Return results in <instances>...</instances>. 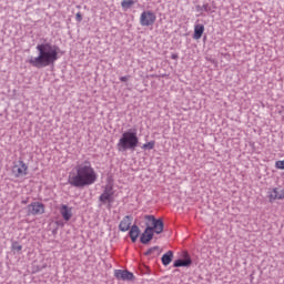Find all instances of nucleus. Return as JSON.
I'll return each mask as SVG.
<instances>
[{
  "label": "nucleus",
  "instance_id": "nucleus-1",
  "mask_svg": "<svg viewBox=\"0 0 284 284\" xmlns=\"http://www.w3.org/2000/svg\"><path fill=\"white\" fill-rule=\"evenodd\" d=\"M99 179V174L92 168V163L88 160L77 164L69 173L68 183L72 187H87L88 185H94Z\"/></svg>",
  "mask_w": 284,
  "mask_h": 284
},
{
  "label": "nucleus",
  "instance_id": "nucleus-2",
  "mask_svg": "<svg viewBox=\"0 0 284 284\" xmlns=\"http://www.w3.org/2000/svg\"><path fill=\"white\" fill-rule=\"evenodd\" d=\"M38 57L29 60L30 65L33 68H48V65H54L59 61V47L52 43H42L36 47Z\"/></svg>",
  "mask_w": 284,
  "mask_h": 284
},
{
  "label": "nucleus",
  "instance_id": "nucleus-3",
  "mask_svg": "<svg viewBox=\"0 0 284 284\" xmlns=\"http://www.w3.org/2000/svg\"><path fill=\"white\" fill-rule=\"evenodd\" d=\"M145 221V230L142 233L140 241L143 243V245H146L149 241H152L154 239V233L155 234H162L163 233V220L154 217V215H145L144 216Z\"/></svg>",
  "mask_w": 284,
  "mask_h": 284
},
{
  "label": "nucleus",
  "instance_id": "nucleus-4",
  "mask_svg": "<svg viewBox=\"0 0 284 284\" xmlns=\"http://www.w3.org/2000/svg\"><path fill=\"white\" fill-rule=\"evenodd\" d=\"M138 145L139 136H136V132L126 131L118 141L116 148L119 152H125L128 150H134Z\"/></svg>",
  "mask_w": 284,
  "mask_h": 284
},
{
  "label": "nucleus",
  "instance_id": "nucleus-5",
  "mask_svg": "<svg viewBox=\"0 0 284 284\" xmlns=\"http://www.w3.org/2000/svg\"><path fill=\"white\" fill-rule=\"evenodd\" d=\"M11 172L16 179H23V176H28V164L23 160H19L13 163Z\"/></svg>",
  "mask_w": 284,
  "mask_h": 284
},
{
  "label": "nucleus",
  "instance_id": "nucleus-6",
  "mask_svg": "<svg viewBox=\"0 0 284 284\" xmlns=\"http://www.w3.org/2000/svg\"><path fill=\"white\" fill-rule=\"evenodd\" d=\"M153 23H156V13L154 11L145 10L140 14V26L150 28Z\"/></svg>",
  "mask_w": 284,
  "mask_h": 284
},
{
  "label": "nucleus",
  "instance_id": "nucleus-7",
  "mask_svg": "<svg viewBox=\"0 0 284 284\" xmlns=\"http://www.w3.org/2000/svg\"><path fill=\"white\" fill-rule=\"evenodd\" d=\"M28 216H39L45 214V205L41 202H32L27 206Z\"/></svg>",
  "mask_w": 284,
  "mask_h": 284
},
{
  "label": "nucleus",
  "instance_id": "nucleus-8",
  "mask_svg": "<svg viewBox=\"0 0 284 284\" xmlns=\"http://www.w3.org/2000/svg\"><path fill=\"white\" fill-rule=\"evenodd\" d=\"M114 276L118 281H134V274L124 270H115Z\"/></svg>",
  "mask_w": 284,
  "mask_h": 284
},
{
  "label": "nucleus",
  "instance_id": "nucleus-9",
  "mask_svg": "<svg viewBox=\"0 0 284 284\" xmlns=\"http://www.w3.org/2000/svg\"><path fill=\"white\" fill-rule=\"evenodd\" d=\"M284 199V190L275 187L270 192L268 201L270 203H274V201H283Z\"/></svg>",
  "mask_w": 284,
  "mask_h": 284
},
{
  "label": "nucleus",
  "instance_id": "nucleus-10",
  "mask_svg": "<svg viewBox=\"0 0 284 284\" xmlns=\"http://www.w3.org/2000/svg\"><path fill=\"white\" fill-rule=\"evenodd\" d=\"M112 196H114L112 185H106L103 193L100 195V201L102 203H112Z\"/></svg>",
  "mask_w": 284,
  "mask_h": 284
},
{
  "label": "nucleus",
  "instance_id": "nucleus-11",
  "mask_svg": "<svg viewBox=\"0 0 284 284\" xmlns=\"http://www.w3.org/2000/svg\"><path fill=\"white\" fill-rule=\"evenodd\" d=\"M59 212L63 219V221H70V219H72V207L62 204L59 207Z\"/></svg>",
  "mask_w": 284,
  "mask_h": 284
},
{
  "label": "nucleus",
  "instance_id": "nucleus-12",
  "mask_svg": "<svg viewBox=\"0 0 284 284\" xmlns=\"http://www.w3.org/2000/svg\"><path fill=\"white\" fill-rule=\"evenodd\" d=\"M130 225H132V216L126 215L125 217H123V220L120 222V231L121 232H128V230H130Z\"/></svg>",
  "mask_w": 284,
  "mask_h": 284
},
{
  "label": "nucleus",
  "instance_id": "nucleus-13",
  "mask_svg": "<svg viewBox=\"0 0 284 284\" xmlns=\"http://www.w3.org/2000/svg\"><path fill=\"white\" fill-rule=\"evenodd\" d=\"M203 32H205V26H203V24H195L194 26L193 39L195 41H199V39H201V37H203Z\"/></svg>",
  "mask_w": 284,
  "mask_h": 284
},
{
  "label": "nucleus",
  "instance_id": "nucleus-14",
  "mask_svg": "<svg viewBox=\"0 0 284 284\" xmlns=\"http://www.w3.org/2000/svg\"><path fill=\"white\" fill-rule=\"evenodd\" d=\"M140 234H141V230L139 229V226L133 225L129 232L132 243H136V239H139Z\"/></svg>",
  "mask_w": 284,
  "mask_h": 284
},
{
  "label": "nucleus",
  "instance_id": "nucleus-15",
  "mask_svg": "<svg viewBox=\"0 0 284 284\" xmlns=\"http://www.w3.org/2000/svg\"><path fill=\"white\" fill-rule=\"evenodd\" d=\"M190 265H192V260L186 257L185 260H176L173 267H190Z\"/></svg>",
  "mask_w": 284,
  "mask_h": 284
},
{
  "label": "nucleus",
  "instance_id": "nucleus-16",
  "mask_svg": "<svg viewBox=\"0 0 284 284\" xmlns=\"http://www.w3.org/2000/svg\"><path fill=\"white\" fill-rule=\"evenodd\" d=\"M172 258H174V253L172 251H168L163 256H162V264L168 266L172 263Z\"/></svg>",
  "mask_w": 284,
  "mask_h": 284
},
{
  "label": "nucleus",
  "instance_id": "nucleus-17",
  "mask_svg": "<svg viewBox=\"0 0 284 284\" xmlns=\"http://www.w3.org/2000/svg\"><path fill=\"white\" fill-rule=\"evenodd\" d=\"M132 6H134V0H123L121 2V7L123 10H130V8H132Z\"/></svg>",
  "mask_w": 284,
  "mask_h": 284
},
{
  "label": "nucleus",
  "instance_id": "nucleus-18",
  "mask_svg": "<svg viewBox=\"0 0 284 284\" xmlns=\"http://www.w3.org/2000/svg\"><path fill=\"white\" fill-rule=\"evenodd\" d=\"M154 145H156V142L150 141L142 145V150H154Z\"/></svg>",
  "mask_w": 284,
  "mask_h": 284
},
{
  "label": "nucleus",
  "instance_id": "nucleus-19",
  "mask_svg": "<svg viewBox=\"0 0 284 284\" xmlns=\"http://www.w3.org/2000/svg\"><path fill=\"white\" fill-rule=\"evenodd\" d=\"M11 250L13 252H21V250H23V246H21V244H19V242H13L11 245Z\"/></svg>",
  "mask_w": 284,
  "mask_h": 284
},
{
  "label": "nucleus",
  "instance_id": "nucleus-20",
  "mask_svg": "<svg viewBox=\"0 0 284 284\" xmlns=\"http://www.w3.org/2000/svg\"><path fill=\"white\" fill-rule=\"evenodd\" d=\"M276 170H284V160H280L275 162Z\"/></svg>",
  "mask_w": 284,
  "mask_h": 284
},
{
  "label": "nucleus",
  "instance_id": "nucleus-21",
  "mask_svg": "<svg viewBox=\"0 0 284 284\" xmlns=\"http://www.w3.org/2000/svg\"><path fill=\"white\" fill-rule=\"evenodd\" d=\"M75 20L78 21V23H81L83 21V16L81 14V12H78L75 14Z\"/></svg>",
  "mask_w": 284,
  "mask_h": 284
},
{
  "label": "nucleus",
  "instance_id": "nucleus-22",
  "mask_svg": "<svg viewBox=\"0 0 284 284\" xmlns=\"http://www.w3.org/2000/svg\"><path fill=\"white\" fill-rule=\"evenodd\" d=\"M203 10H205V12H210V10H212V8H210V4H203Z\"/></svg>",
  "mask_w": 284,
  "mask_h": 284
},
{
  "label": "nucleus",
  "instance_id": "nucleus-23",
  "mask_svg": "<svg viewBox=\"0 0 284 284\" xmlns=\"http://www.w3.org/2000/svg\"><path fill=\"white\" fill-rule=\"evenodd\" d=\"M171 59H173V61H176L179 59V54L178 53H173L171 55Z\"/></svg>",
  "mask_w": 284,
  "mask_h": 284
},
{
  "label": "nucleus",
  "instance_id": "nucleus-24",
  "mask_svg": "<svg viewBox=\"0 0 284 284\" xmlns=\"http://www.w3.org/2000/svg\"><path fill=\"white\" fill-rule=\"evenodd\" d=\"M120 81H122V82L125 83V81H128V77H121V78H120Z\"/></svg>",
  "mask_w": 284,
  "mask_h": 284
},
{
  "label": "nucleus",
  "instance_id": "nucleus-25",
  "mask_svg": "<svg viewBox=\"0 0 284 284\" xmlns=\"http://www.w3.org/2000/svg\"><path fill=\"white\" fill-rule=\"evenodd\" d=\"M153 250H156V247L150 248V250L146 252V254H152V251H153Z\"/></svg>",
  "mask_w": 284,
  "mask_h": 284
}]
</instances>
